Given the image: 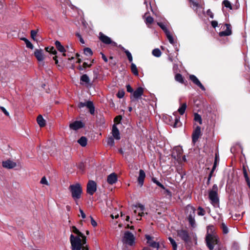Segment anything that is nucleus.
<instances>
[{
	"instance_id": "nucleus-13",
	"label": "nucleus",
	"mask_w": 250,
	"mask_h": 250,
	"mask_svg": "<svg viewBox=\"0 0 250 250\" xmlns=\"http://www.w3.org/2000/svg\"><path fill=\"white\" fill-rule=\"evenodd\" d=\"M2 166L4 168L12 169L17 166V164L10 160H7L2 162Z\"/></svg>"
},
{
	"instance_id": "nucleus-39",
	"label": "nucleus",
	"mask_w": 250,
	"mask_h": 250,
	"mask_svg": "<svg viewBox=\"0 0 250 250\" xmlns=\"http://www.w3.org/2000/svg\"><path fill=\"white\" fill-rule=\"evenodd\" d=\"M221 227L224 234H227L229 232V229L225 223H222Z\"/></svg>"
},
{
	"instance_id": "nucleus-21",
	"label": "nucleus",
	"mask_w": 250,
	"mask_h": 250,
	"mask_svg": "<svg viewBox=\"0 0 250 250\" xmlns=\"http://www.w3.org/2000/svg\"><path fill=\"white\" fill-rule=\"evenodd\" d=\"M55 44L57 49L60 52L63 53V56H65L66 55L64 53V52L66 51V50H65V48H64V47L61 44V42L58 41H56L55 42Z\"/></svg>"
},
{
	"instance_id": "nucleus-3",
	"label": "nucleus",
	"mask_w": 250,
	"mask_h": 250,
	"mask_svg": "<svg viewBox=\"0 0 250 250\" xmlns=\"http://www.w3.org/2000/svg\"><path fill=\"white\" fill-rule=\"evenodd\" d=\"M68 189L71 192L72 198L76 202L81 198L83 189L80 184L76 183L71 185L69 186Z\"/></svg>"
},
{
	"instance_id": "nucleus-52",
	"label": "nucleus",
	"mask_w": 250,
	"mask_h": 250,
	"mask_svg": "<svg viewBox=\"0 0 250 250\" xmlns=\"http://www.w3.org/2000/svg\"><path fill=\"white\" fill-rule=\"evenodd\" d=\"M122 119V117L121 115H119L116 116L114 119V121L117 124H119Z\"/></svg>"
},
{
	"instance_id": "nucleus-44",
	"label": "nucleus",
	"mask_w": 250,
	"mask_h": 250,
	"mask_svg": "<svg viewBox=\"0 0 250 250\" xmlns=\"http://www.w3.org/2000/svg\"><path fill=\"white\" fill-rule=\"evenodd\" d=\"M125 54H126L129 62H132V61H133V58H132V55L130 53V52L128 50V51H125Z\"/></svg>"
},
{
	"instance_id": "nucleus-23",
	"label": "nucleus",
	"mask_w": 250,
	"mask_h": 250,
	"mask_svg": "<svg viewBox=\"0 0 250 250\" xmlns=\"http://www.w3.org/2000/svg\"><path fill=\"white\" fill-rule=\"evenodd\" d=\"M87 142V139L84 136L81 137L78 140V143L83 147H84L86 146Z\"/></svg>"
},
{
	"instance_id": "nucleus-62",
	"label": "nucleus",
	"mask_w": 250,
	"mask_h": 250,
	"mask_svg": "<svg viewBox=\"0 0 250 250\" xmlns=\"http://www.w3.org/2000/svg\"><path fill=\"white\" fill-rule=\"evenodd\" d=\"M100 54H101V55L102 56V58L103 59V60L105 62H108V59H107V57L105 56V55L103 53L101 52Z\"/></svg>"
},
{
	"instance_id": "nucleus-33",
	"label": "nucleus",
	"mask_w": 250,
	"mask_h": 250,
	"mask_svg": "<svg viewBox=\"0 0 250 250\" xmlns=\"http://www.w3.org/2000/svg\"><path fill=\"white\" fill-rule=\"evenodd\" d=\"M157 24L164 31L165 34L169 32V31L167 28L166 25L163 22H158Z\"/></svg>"
},
{
	"instance_id": "nucleus-60",
	"label": "nucleus",
	"mask_w": 250,
	"mask_h": 250,
	"mask_svg": "<svg viewBox=\"0 0 250 250\" xmlns=\"http://www.w3.org/2000/svg\"><path fill=\"white\" fill-rule=\"evenodd\" d=\"M90 217L91 219V225H92V226H93V227L97 226V224L96 222L94 220L92 216H90Z\"/></svg>"
},
{
	"instance_id": "nucleus-35",
	"label": "nucleus",
	"mask_w": 250,
	"mask_h": 250,
	"mask_svg": "<svg viewBox=\"0 0 250 250\" xmlns=\"http://www.w3.org/2000/svg\"><path fill=\"white\" fill-rule=\"evenodd\" d=\"M194 120L195 121L198 122L200 125H201L202 123L201 117L197 113L194 114Z\"/></svg>"
},
{
	"instance_id": "nucleus-61",
	"label": "nucleus",
	"mask_w": 250,
	"mask_h": 250,
	"mask_svg": "<svg viewBox=\"0 0 250 250\" xmlns=\"http://www.w3.org/2000/svg\"><path fill=\"white\" fill-rule=\"evenodd\" d=\"M211 24L213 28H215L218 26V22L216 21H212L211 22Z\"/></svg>"
},
{
	"instance_id": "nucleus-17",
	"label": "nucleus",
	"mask_w": 250,
	"mask_h": 250,
	"mask_svg": "<svg viewBox=\"0 0 250 250\" xmlns=\"http://www.w3.org/2000/svg\"><path fill=\"white\" fill-rule=\"evenodd\" d=\"M178 235L186 243L188 242V231L186 229L179 230Z\"/></svg>"
},
{
	"instance_id": "nucleus-38",
	"label": "nucleus",
	"mask_w": 250,
	"mask_h": 250,
	"mask_svg": "<svg viewBox=\"0 0 250 250\" xmlns=\"http://www.w3.org/2000/svg\"><path fill=\"white\" fill-rule=\"evenodd\" d=\"M190 6L194 9H197L199 7V4L198 2L194 0H190Z\"/></svg>"
},
{
	"instance_id": "nucleus-54",
	"label": "nucleus",
	"mask_w": 250,
	"mask_h": 250,
	"mask_svg": "<svg viewBox=\"0 0 250 250\" xmlns=\"http://www.w3.org/2000/svg\"><path fill=\"white\" fill-rule=\"evenodd\" d=\"M40 183L42 184H44V185H48V183L45 178V176H43L41 181H40Z\"/></svg>"
},
{
	"instance_id": "nucleus-55",
	"label": "nucleus",
	"mask_w": 250,
	"mask_h": 250,
	"mask_svg": "<svg viewBox=\"0 0 250 250\" xmlns=\"http://www.w3.org/2000/svg\"><path fill=\"white\" fill-rule=\"evenodd\" d=\"M164 194H167L169 197H171V196H172L171 192L169 189H166V188H165V189H164Z\"/></svg>"
},
{
	"instance_id": "nucleus-11",
	"label": "nucleus",
	"mask_w": 250,
	"mask_h": 250,
	"mask_svg": "<svg viewBox=\"0 0 250 250\" xmlns=\"http://www.w3.org/2000/svg\"><path fill=\"white\" fill-rule=\"evenodd\" d=\"M84 124L81 121H76L69 125V127L73 130H77L83 127Z\"/></svg>"
},
{
	"instance_id": "nucleus-2",
	"label": "nucleus",
	"mask_w": 250,
	"mask_h": 250,
	"mask_svg": "<svg viewBox=\"0 0 250 250\" xmlns=\"http://www.w3.org/2000/svg\"><path fill=\"white\" fill-rule=\"evenodd\" d=\"M70 241L72 250H81L83 246L86 245V237L84 234L80 237H75L71 234L70 236Z\"/></svg>"
},
{
	"instance_id": "nucleus-1",
	"label": "nucleus",
	"mask_w": 250,
	"mask_h": 250,
	"mask_svg": "<svg viewBox=\"0 0 250 250\" xmlns=\"http://www.w3.org/2000/svg\"><path fill=\"white\" fill-rule=\"evenodd\" d=\"M214 227L213 226L208 227L206 237L207 247L209 250H224V248L218 237L212 233Z\"/></svg>"
},
{
	"instance_id": "nucleus-27",
	"label": "nucleus",
	"mask_w": 250,
	"mask_h": 250,
	"mask_svg": "<svg viewBox=\"0 0 250 250\" xmlns=\"http://www.w3.org/2000/svg\"><path fill=\"white\" fill-rule=\"evenodd\" d=\"M131 70L132 73L135 76L138 75V71L136 65L134 63L131 64Z\"/></svg>"
},
{
	"instance_id": "nucleus-51",
	"label": "nucleus",
	"mask_w": 250,
	"mask_h": 250,
	"mask_svg": "<svg viewBox=\"0 0 250 250\" xmlns=\"http://www.w3.org/2000/svg\"><path fill=\"white\" fill-rule=\"evenodd\" d=\"M243 172H244V177L245 178V179H246L248 184L249 185H250V181H249L248 175L246 169L245 168L244 169Z\"/></svg>"
},
{
	"instance_id": "nucleus-57",
	"label": "nucleus",
	"mask_w": 250,
	"mask_h": 250,
	"mask_svg": "<svg viewBox=\"0 0 250 250\" xmlns=\"http://www.w3.org/2000/svg\"><path fill=\"white\" fill-rule=\"evenodd\" d=\"M126 90L128 92H129V93H133V89L129 84L127 85L126 86Z\"/></svg>"
},
{
	"instance_id": "nucleus-7",
	"label": "nucleus",
	"mask_w": 250,
	"mask_h": 250,
	"mask_svg": "<svg viewBox=\"0 0 250 250\" xmlns=\"http://www.w3.org/2000/svg\"><path fill=\"white\" fill-rule=\"evenodd\" d=\"M97 190V184L93 180H89L87 184L86 192L90 195H93Z\"/></svg>"
},
{
	"instance_id": "nucleus-15",
	"label": "nucleus",
	"mask_w": 250,
	"mask_h": 250,
	"mask_svg": "<svg viewBox=\"0 0 250 250\" xmlns=\"http://www.w3.org/2000/svg\"><path fill=\"white\" fill-rule=\"evenodd\" d=\"M34 55L37 60L39 62L43 61L44 59L43 52L42 49H36L34 51Z\"/></svg>"
},
{
	"instance_id": "nucleus-36",
	"label": "nucleus",
	"mask_w": 250,
	"mask_h": 250,
	"mask_svg": "<svg viewBox=\"0 0 250 250\" xmlns=\"http://www.w3.org/2000/svg\"><path fill=\"white\" fill-rule=\"evenodd\" d=\"M72 232L78 235L77 237L83 236V233L80 232L75 226H72Z\"/></svg>"
},
{
	"instance_id": "nucleus-47",
	"label": "nucleus",
	"mask_w": 250,
	"mask_h": 250,
	"mask_svg": "<svg viewBox=\"0 0 250 250\" xmlns=\"http://www.w3.org/2000/svg\"><path fill=\"white\" fill-rule=\"evenodd\" d=\"M107 143L108 145L110 146H113L114 145V140L113 138L112 137H109L108 138L107 141Z\"/></svg>"
},
{
	"instance_id": "nucleus-46",
	"label": "nucleus",
	"mask_w": 250,
	"mask_h": 250,
	"mask_svg": "<svg viewBox=\"0 0 250 250\" xmlns=\"http://www.w3.org/2000/svg\"><path fill=\"white\" fill-rule=\"evenodd\" d=\"M197 214L198 215L203 216L205 214V211L201 207H199L198 208Z\"/></svg>"
},
{
	"instance_id": "nucleus-34",
	"label": "nucleus",
	"mask_w": 250,
	"mask_h": 250,
	"mask_svg": "<svg viewBox=\"0 0 250 250\" xmlns=\"http://www.w3.org/2000/svg\"><path fill=\"white\" fill-rule=\"evenodd\" d=\"M165 34H166L167 39L168 40L169 42L171 44H173L174 43V41L172 35L171 34L170 31L167 33Z\"/></svg>"
},
{
	"instance_id": "nucleus-45",
	"label": "nucleus",
	"mask_w": 250,
	"mask_h": 250,
	"mask_svg": "<svg viewBox=\"0 0 250 250\" xmlns=\"http://www.w3.org/2000/svg\"><path fill=\"white\" fill-rule=\"evenodd\" d=\"M37 33L38 31L37 30H32L31 31V37L34 41H37V40L36 39V36Z\"/></svg>"
},
{
	"instance_id": "nucleus-53",
	"label": "nucleus",
	"mask_w": 250,
	"mask_h": 250,
	"mask_svg": "<svg viewBox=\"0 0 250 250\" xmlns=\"http://www.w3.org/2000/svg\"><path fill=\"white\" fill-rule=\"evenodd\" d=\"M175 150L177 152V156L179 158L180 157V155L182 154V149L181 147H177L175 148Z\"/></svg>"
},
{
	"instance_id": "nucleus-58",
	"label": "nucleus",
	"mask_w": 250,
	"mask_h": 250,
	"mask_svg": "<svg viewBox=\"0 0 250 250\" xmlns=\"http://www.w3.org/2000/svg\"><path fill=\"white\" fill-rule=\"evenodd\" d=\"M49 53L55 55L57 54V52L54 47H51L49 49Z\"/></svg>"
},
{
	"instance_id": "nucleus-6",
	"label": "nucleus",
	"mask_w": 250,
	"mask_h": 250,
	"mask_svg": "<svg viewBox=\"0 0 250 250\" xmlns=\"http://www.w3.org/2000/svg\"><path fill=\"white\" fill-rule=\"evenodd\" d=\"M218 187L216 185H214L212 189L209 192V198L212 204H216L218 203L219 199L217 196Z\"/></svg>"
},
{
	"instance_id": "nucleus-4",
	"label": "nucleus",
	"mask_w": 250,
	"mask_h": 250,
	"mask_svg": "<svg viewBox=\"0 0 250 250\" xmlns=\"http://www.w3.org/2000/svg\"><path fill=\"white\" fill-rule=\"evenodd\" d=\"M99 39L101 42L105 44H110L112 47H117V43L113 41L110 38L104 35L102 32H100L99 34Z\"/></svg>"
},
{
	"instance_id": "nucleus-31",
	"label": "nucleus",
	"mask_w": 250,
	"mask_h": 250,
	"mask_svg": "<svg viewBox=\"0 0 250 250\" xmlns=\"http://www.w3.org/2000/svg\"><path fill=\"white\" fill-rule=\"evenodd\" d=\"M152 55L156 57H159L162 55V52L159 48H155L152 50Z\"/></svg>"
},
{
	"instance_id": "nucleus-32",
	"label": "nucleus",
	"mask_w": 250,
	"mask_h": 250,
	"mask_svg": "<svg viewBox=\"0 0 250 250\" xmlns=\"http://www.w3.org/2000/svg\"><path fill=\"white\" fill-rule=\"evenodd\" d=\"M168 239L172 246L173 250H177V245L176 241L171 237H169Z\"/></svg>"
},
{
	"instance_id": "nucleus-20",
	"label": "nucleus",
	"mask_w": 250,
	"mask_h": 250,
	"mask_svg": "<svg viewBox=\"0 0 250 250\" xmlns=\"http://www.w3.org/2000/svg\"><path fill=\"white\" fill-rule=\"evenodd\" d=\"M226 30L225 31L220 32L219 35L220 37L229 36L231 34V30L230 25L229 24H226Z\"/></svg>"
},
{
	"instance_id": "nucleus-16",
	"label": "nucleus",
	"mask_w": 250,
	"mask_h": 250,
	"mask_svg": "<svg viewBox=\"0 0 250 250\" xmlns=\"http://www.w3.org/2000/svg\"><path fill=\"white\" fill-rule=\"evenodd\" d=\"M146 177V173L143 169H140L139 175L138 177V182L140 187L143 186L144 182V179Z\"/></svg>"
},
{
	"instance_id": "nucleus-14",
	"label": "nucleus",
	"mask_w": 250,
	"mask_h": 250,
	"mask_svg": "<svg viewBox=\"0 0 250 250\" xmlns=\"http://www.w3.org/2000/svg\"><path fill=\"white\" fill-rule=\"evenodd\" d=\"M189 79L195 85L199 87L202 90L205 91L206 89L205 87L195 76L190 75H189Z\"/></svg>"
},
{
	"instance_id": "nucleus-5",
	"label": "nucleus",
	"mask_w": 250,
	"mask_h": 250,
	"mask_svg": "<svg viewBox=\"0 0 250 250\" xmlns=\"http://www.w3.org/2000/svg\"><path fill=\"white\" fill-rule=\"evenodd\" d=\"M135 237L133 234L129 231L125 232L123 238V242L124 244L132 246L134 244Z\"/></svg>"
},
{
	"instance_id": "nucleus-43",
	"label": "nucleus",
	"mask_w": 250,
	"mask_h": 250,
	"mask_svg": "<svg viewBox=\"0 0 250 250\" xmlns=\"http://www.w3.org/2000/svg\"><path fill=\"white\" fill-rule=\"evenodd\" d=\"M93 82H94L98 77L99 71L98 69H95L93 70Z\"/></svg>"
},
{
	"instance_id": "nucleus-41",
	"label": "nucleus",
	"mask_w": 250,
	"mask_h": 250,
	"mask_svg": "<svg viewBox=\"0 0 250 250\" xmlns=\"http://www.w3.org/2000/svg\"><path fill=\"white\" fill-rule=\"evenodd\" d=\"M84 53L87 56H91L93 54L91 49L88 47L84 49Z\"/></svg>"
},
{
	"instance_id": "nucleus-56",
	"label": "nucleus",
	"mask_w": 250,
	"mask_h": 250,
	"mask_svg": "<svg viewBox=\"0 0 250 250\" xmlns=\"http://www.w3.org/2000/svg\"><path fill=\"white\" fill-rule=\"evenodd\" d=\"M76 35L79 38V40H80V42L82 43V44H84V41L83 40V39L82 36L80 35V33H77L76 34Z\"/></svg>"
},
{
	"instance_id": "nucleus-26",
	"label": "nucleus",
	"mask_w": 250,
	"mask_h": 250,
	"mask_svg": "<svg viewBox=\"0 0 250 250\" xmlns=\"http://www.w3.org/2000/svg\"><path fill=\"white\" fill-rule=\"evenodd\" d=\"M148 245L153 248H157L158 249L160 248V244L159 242H156L152 240L147 243Z\"/></svg>"
},
{
	"instance_id": "nucleus-12",
	"label": "nucleus",
	"mask_w": 250,
	"mask_h": 250,
	"mask_svg": "<svg viewBox=\"0 0 250 250\" xmlns=\"http://www.w3.org/2000/svg\"><path fill=\"white\" fill-rule=\"evenodd\" d=\"M201 135V127L199 126H197L194 130H193V132L192 133V142L194 144L195 143L198 139H199V137Z\"/></svg>"
},
{
	"instance_id": "nucleus-22",
	"label": "nucleus",
	"mask_w": 250,
	"mask_h": 250,
	"mask_svg": "<svg viewBox=\"0 0 250 250\" xmlns=\"http://www.w3.org/2000/svg\"><path fill=\"white\" fill-rule=\"evenodd\" d=\"M37 121L41 127H43L45 125V121L43 118L42 116L41 115H39L37 118Z\"/></svg>"
},
{
	"instance_id": "nucleus-29",
	"label": "nucleus",
	"mask_w": 250,
	"mask_h": 250,
	"mask_svg": "<svg viewBox=\"0 0 250 250\" xmlns=\"http://www.w3.org/2000/svg\"><path fill=\"white\" fill-rule=\"evenodd\" d=\"M80 81L85 83L88 84L89 83V78L86 74L83 75L80 78Z\"/></svg>"
},
{
	"instance_id": "nucleus-42",
	"label": "nucleus",
	"mask_w": 250,
	"mask_h": 250,
	"mask_svg": "<svg viewBox=\"0 0 250 250\" xmlns=\"http://www.w3.org/2000/svg\"><path fill=\"white\" fill-rule=\"evenodd\" d=\"M125 91L123 89L119 90L117 93V96L118 98H122L125 96Z\"/></svg>"
},
{
	"instance_id": "nucleus-59",
	"label": "nucleus",
	"mask_w": 250,
	"mask_h": 250,
	"mask_svg": "<svg viewBox=\"0 0 250 250\" xmlns=\"http://www.w3.org/2000/svg\"><path fill=\"white\" fill-rule=\"evenodd\" d=\"M0 109L4 113V114L6 116H9V114L8 112L6 110V109L4 107L1 106V107H0Z\"/></svg>"
},
{
	"instance_id": "nucleus-24",
	"label": "nucleus",
	"mask_w": 250,
	"mask_h": 250,
	"mask_svg": "<svg viewBox=\"0 0 250 250\" xmlns=\"http://www.w3.org/2000/svg\"><path fill=\"white\" fill-rule=\"evenodd\" d=\"M188 223L193 229L196 228V224L194 220V217H192L191 215L188 216Z\"/></svg>"
},
{
	"instance_id": "nucleus-49",
	"label": "nucleus",
	"mask_w": 250,
	"mask_h": 250,
	"mask_svg": "<svg viewBox=\"0 0 250 250\" xmlns=\"http://www.w3.org/2000/svg\"><path fill=\"white\" fill-rule=\"evenodd\" d=\"M153 21V18L151 16H148L146 19V24H151Z\"/></svg>"
},
{
	"instance_id": "nucleus-19",
	"label": "nucleus",
	"mask_w": 250,
	"mask_h": 250,
	"mask_svg": "<svg viewBox=\"0 0 250 250\" xmlns=\"http://www.w3.org/2000/svg\"><path fill=\"white\" fill-rule=\"evenodd\" d=\"M112 134L114 138L115 139L120 140L121 139L119 130L115 124L113 125Z\"/></svg>"
},
{
	"instance_id": "nucleus-25",
	"label": "nucleus",
	"mask_w": 250,
	"mask_h": 250,
	"mask_svg": "<svg viewBox=\"0 0 250 250\" xmlns=\"http://www.w3.org/2000/svg\"><path fill=\"white\" fill-rule=\"evenodd\" d=\"M21 40L24 42L26 44V47L30 48L31 49H33L34 48L33 45L32 44V43L26 38H22Z\"/></svg>"
},
{
	"instance_id": "nucleus-37",
	"label": "nucleus",
	"mask_w": 250,
	"mask_h": 250,
	"mask_svg": "<svg viewBox=\"0 0 250 250\" xmlns=\"http://www.w3.org/2000/svg\"><path fill=\"white\" fill-rule=\"evenodd\" d=\"M152 182L156 184L158 187L162 188L163 189H165V187L162 185L160 182H159L155 178H152Z\"/></svg>"
},
{
	"instance_id": "nucleus-48",
	"label": "nucleus",
	"mask_w": 250,
	"mask_h": 250,
	"mask_svg": "<svg viewBox=\"0 0 250 250\" xmlns=\"http://www.w3.org/2000/svg\"><path fill=\"white\" fill-rule=\"evenodd\" d=\"M181 124L180 122L179 119L177 117H175V122L173 125V127H177L181 126Z\"/></svg>"
},
{
	"instance_id": "nucleus-50",
	"label": "nucleus",
	"mask_w": 250,
	"mask_h": 250,
	"mask_svg": "<svg viewBox=\"0 0 250 250\" xmlns=\"http://www.w3.org/2000/svg\"><path fill=\"white\" fill-rule=\"evenodd\" d=\"M206 15H207V16H208L211 19H213V18H214V14L212 12V11L210 10V9H208L207 11Z\"/></svg>"
},
{
	"instance_id": "nucleus-9",
	"label": "nucleus",
	"mask_w": 250,
	"mask_h": 250,
	"mask_svg": "<svg viewBox=\"0 0 250 250\" xmlns=\"http://www.w3.org/2000/svg\"><path fill=\"white\" fill-rule=\"evenodd\" d=\"M84 106H86L89 109L91 114L93 115L94 114L95 106L93 102L91 101H88L84 103L80 102L78 104V107L79 108H82Z\"/></svg>"
},
{
	"instance_id": "nucleus-64",
	"label": "nucleus",
	"mask_w": 250,
	"mask_h": 250,
	"mask_svg": "<svg viewBox=\"0 0 250 250\" xmlns=\"http://www.w3.org/2000/svg\"><path fill=\"white\" fill-rule=\"evenodd\" d=\"M79 211H80V212L81 213L82 217L83 219L85 218L86 215H85V214L84 213V212H83V211L81 208H80L79 209Z\"/></svg>"
},
{
	"instance_id": "nucleus-28",
	"label": "nucleus",
	"mask_w": 250,
	"mask_h": 250,
	"mask_svg": "<svg viewBox=\"0 0 250 250\" xmlns=\"http://www.w3.org/2000/svg\"><path fill=\"white\" fill-rule=\"evenodd\" d=\"M186 108L187 104L186 103H184L182 104L181 107L179 108L178 111L181 115H183L185 113Z\"/></svg>"
},
{
	"instance_id": "nucleus-63",
	"label": "nucleus",
	"mask_w": 250,
	"mask_h": 250,
	"mask_svg": "<svg viewBox=\"0 0 250 250\" xmlns=\"http://www.w3.org/2000/svg\"><path fill=\"white\" fill-rule=\"evenodd\" d=\"M215 168H216V166H213V167L212 168V170L210 171V174L209 175V176H208V180H209L210 179V178H211V177L212 176V174L214 170H215Z\"/></svg>"
},
{
	"instance_id": "nucleus-30",
	"label": "nucleus",
	"mask_w": 250,
	"mask_h": 250,
	"mask_svg": "<svg viewBox=\"0 0 250 250\" xmlns=\"http://www.w3.org/2000/svg\"><path fill=\"white\" fill-rule=\"evenodd\" d=\"M175 79L176 81L181 83H184V80L183 76H182L181 74L179 73H177L176 74L175 76Z\"/></svg>"
},
{
	"instance_id": "nucleus-40",
	"label": "nucleus",
	"mask_w": 250,
	"mask_h": 250,
	"mask_svg": "<svg viewBox=\"0 0 250 250\" xmlns=\"http://www.w3.org/2000/svg\"><path fill=\"white\" fill-rule=\"evenodd\" d=\"M222 3L224 5V6L226 7V8H228L229 9H232L231 4L229 0H224L223 1Z\"/></svg>"
},
{
	"instance_id": "nucleus-8",
	"label": "nucleus",
	"mask_w": 250,
	"mask_h": 250,
	"mask_svg": "<svg viewBox=\"0 0 250 250\" xmlns=\"http://www.w3.org/2000/svg\"><path fill=\"white\" fill-rule=\"evenodd\" d=\"M144 94V88L142 87H138L133 92L132 95L130 96V99L132 102H135L141 99V96Z\"/></svg>"
},
{
	"instance_id": "nucleus-18",
	"label": "nucleus",
	"mask_w": 250,
	"mask_h": 250,
	"mask_svg": "<svg viewBox=\"0 0 250 250\" xmlns=\"http://www.w3.org/2000/svg\"><path fill=\"white\" fill-rule=\"evenodd\" d=\"M117 181V175L115 173L109 174L107 178V182L108 184L112 185Z\"/></svg>"
},
{
	"instance_id": "nucleus-10",
	"label": "nucleus",
	"mask_w": 250,
	"mask_h": 250,
	"mask_svg": "<svg viewBox=\"0 0 250 250\" xmlns=\"http://www.w3.org/2000/svg\"><path fill=\"white\" fill-rule=\"evenodd\" d=\"M132 208H138V210L135 209L134 210V214L138 213V216L140 218H137V220H140L141 219V217L143 216L144 214V210L145 209L144 206L141 204H138L137 205H133L132 206Z\"/></svg>"
}]
</instances>
